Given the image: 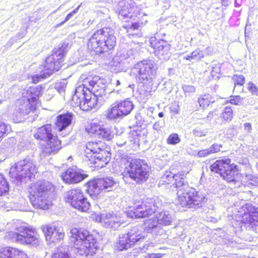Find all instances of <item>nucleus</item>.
Wrapping results in <instances>:
<instances>
[{"label":"nucleus","instance_id":"f257e3e1","mask_svg":"<svg viewBox=\"0 0 258 258\" xmlns=\"http://www.w3.org/2000/svg\"><path fill=\"white\" fill-rule=\"evenodd\" d=\"M105 83L98 76H89L76 88L72 105L79 106L83 111L91 110L96 105L98 97L105 95Z\"/></svg>","mask_w":258,"mask_h":258},{"label":"nucleus","instance_id":"f03ea898","mask_svg":"<svg viewBox=\"0 0 258 258\" xmlns=\"http://www.w3.org/2000/svg\"><path fill=\"white\" fill-rule=\"evenodd\" d=\"M183 171L174 174V183L177 188V200L183 207L188 208H199L204 203V196L197 191L196 189L190 187L184 177Z\"/></svg>","mask_w":258,"mask_h":258},{"label":"nucleus","instance_id":"7ed1b4c3","mask_svg":"<svg viewBox=\"0 0 258 258\" xmlns=\"http://www.w3.org/2000/svg\"><path fill=\"white\" fill-rule=\"evenodd\" d=\"M116 43L114 30L110 27H104L93 34L88 40L87 45L90 50L99 54L112 49Z\"/></svg>","mask_w":258,"mask_h":258},{"label":"nucleus","instance_id":"20e7f679","mask_svg":"<svg viewBox=\"0 0 258 258\" xmlns=\"http://www.w3.org/2000/svg\"><path fill=\"white\" fill-rule=\"evenodd\" d=\"M70 233V240L74 244L77 254L87 256L95 253L97 245L93 236L88 230L74 228Z\"/></svg>","mask_w":258,"mask_h":258},{"label":"nucleus","instance_id":"39448f33","mask_svg":"<svg viewBox=\"0 0 258 258\" xmlns=\"http://www.w3.org/2000/svg\"><path fill=\"white\" fill-rule=\"evenodd\" d=\"M53 185L48 181L41 180L32 185L29 190V199L36 208L46 210L51 206L49 196L53 190Z\"/></svg>","mask_w":258,"mask_h":258},{"label":"nucleus","instance_id":"423d86ee","mask_svg":"<svg viewBox=\"0 0 258 258\" xmlns=\"http://www.w3.org/2000/svg\"><path fill=\"white\" fill-rule=\"evenodd\" d=\"M157 66L151 60H144L138 62L132 70V73L138 81L143 83L145 94L152 92L153 80L156 76Z\"/></svg>","mask_w":258,"mask_h":258},{"label":"nucleus","instance_id":"0eeeda50","mask_svg":"<svg viewBox=\"0 0 258 258\" xmlns=\"http://www.w3.org/2000/svg\"><path fill=\"white\" fill-rule=\"evenodd\" d=\"M66 53V48L63 46L58 49L55 48L53 53L46 58L44 65L39 68L40 74L33 76V82L36 83L39 79L47 78L54 71H58L62 66V59Z\"/></svg>","mask_w":258,"mask_h":258},{"label":"nucleus","instance_id":"6e6552de","mask_svg":"<svg viewBox=\"0 0 258 258\" xmlns=\"http://www.w3.org/2000/svg\"><path fill=\"white\" fill-rule=\"evenodd\" d=\"M41 95V88L37 87L30 88L23 92V96L16 103L15 114L18 118H21L28 114L36 108L38 97Z\"/></svg>","mask_w":258,"mask_h":258},{"label":"nucleus","instance_id":"1a4fd4ad","mask_svg":"<svg viewBox=\"0 0 258 258\" xmlns=\"http://www.w3.org/2000/svg\"><path fill=\"white\" fill-rule=\"evenodd\" d=\"M34 137L38 140L46 141L41 148L40 156L42 157L55 153L60 148V141L52 133V126L47 124L38 128Z\"/></svg>","mask_w":258,"mask_h":258},{"label":"nucleus","instance_id":"9d476101","mask_svg":"<svg viewBox=\"0 0 258 258\" xmlns=\"http://www.w3.org/2000/svg\"><path fill=\"white\" fill-rule=\"evenodd\" d=\"M243 227L245 228V240L252 241L258 227V207L250 203L243 205Z\"/></svg>","mask_w":258,"mask_h":258},{"label":"nucleus","instance_id":"9b49d317","mask_svg":"<svg viewBox=\"0 0 258 258\" xmlns=\"http://www.w3.org/2000/svg\"><path fill=\"white\" fill-rule=\"evenodd\" d=\"M105 145L102 142H89L86 145L85 153L91 163L95 167L101 168L104 167L110 159L109 152L105 150Z\"/></svg>","mask_w":258,"mask_h":258},{"label":"nucleus","instance_id":"f8f14e48","mask_svg":"<svg viewBox=\"0 0 258 258\" xmlns=\"http://www.w3.org/2000/svg\"><path fill=\"white\" fill-rule=\"evenodd\" d=\"M37 172L35 163L30 159L20 160L11 167L9 174L12 178L22 182L23 178L30 180L31 177Z\"/></svg>","mask_w":258,"mask_h":258},{"label":"nucleus","instance_id":"ddd939ff","mask_svg":"<svg viewBox=\"0 0 258 258\" xmlns=\"http://www.w3.org/2000/svg\"><path fill=\"white\" fill-rule=\"evenodd\" d=\"M16 230L17 232L11 235L13 241L34 246H37L40 243V239L35 228L23 224L17 227Z\"/></svg>","mask_w":258,"mask_h":258},{"label":"nucleus","instance_id":"4468645a","mask_svg":"<svg viewBox=\"0 0 258 258\" xmlns=\"http://www.w3.org/2000/svg\"><path fill=\"white\" fill-rule=\"evenodd\" d=\"M231 160H217L210 166L212 171L219 173L225 180L228 182L235 180L238 174L237 165L234 164H230Z\"/></svg>","mask_w":258,"mask_h":258},{"label":"nucleus","instance_id":"2eb2a0df","mask_svg":"<svg viewBox=\"0 0 258 258\" xmlns=\"http://www.w3.org/2000/svg\"><path fill=\"white\" fill-rule=\"evenodd\" d=\"M126 169L130 177L137 183L146 181L149 176L148 166L140 159L132 160Z\"/></svg>","mask_w":258,"mask_h":258},{"label":"nucleus","instance_id":"dca6fc26","mask_svg":"<svg viewBox=\"0 0 258 258\" xmlns=\"http://www.w3.org/2000/svg\"><path fill=\"white\" fill-rule=\"evenodd\" d=\"M127 215L132 218H141L148 216L157 209V206L155 204L153 199H147L143 201L140 205L130 208Z\"/></svg>","mask_w":258,"mask_h":258},{"label":"nucleus","instance_id":"f3484780","mask_svg":"<svg viewBox=\"0 0 258 258\" xmlns=\"http://www.w3.org/2000/svg\"><path fill=\"white\" fill-rule=\"evenodd\" d=\"M117 182L112 177L95 179L88 182V190L92 195L97 196L102 191L112 190Z\"/></svg>","mask_w":258,"mask_h":258},{"label":"nucleus","instance_id":"a211bd4d","mask_svg":"<svg viewBox=\"0 0 258 258\" xmlns=\"http://www.w3.org/2000/svg\"><path fill=\"white\" fill-rule=\"evenodd\" d=\"M87 132L96 137L110 141L114 138L115 127H106L100 121L93 122L86 128Z\"/></svg>","mask_w":258,"mask_h":258},{"label":"nucleus","instance_id":"6ab92c4d","mask_svg":"<svg viewBox=\"0 0 258 258\" xmlns=\"http://www.w3.org/2000/svg\"><path fill=\"white\" fill-rule=\"evenodd\" d=\"M58 225V222H54L42 226L41 229L45 234L46 240L49 243H55L63 239L64 233Z\"/></svg>","mask_w":258,"mask_h":258},{"label":"nucleus","instance_id":"aec40b11","mask_svg":"<svg viewBox=\"0 0 258 258\" xmlns=\"http://www.w3.org/2000/svg\"><path fill=\"white\" fill-rule=\"evenodd\" d=\"M117 11L120 18H131L138 14V9L133 0H122L118 4Z\"/></svg>","mask_w":258,"mask_h":258},{"label":"nucleus","instance_id":"412c9836","mask_svg":"<svg viewBox=\"0 0 258 258\" xmlns=\"http://www.w3.org/2000/svg\"><path fill=\"white\" fill-rule=\"evenodd\" d=\"M150 43L158 57L166 59L169 57L171 45L166 41L162 39L157 41L155 37H151L150 39Z\"/></svg>","mask_w":258,"mask_h":258},{"label":"nucleus","instance_id":"4be33fe9","mask_svg":"<svg viewBox=\"0 0 258 258\" xmlns=\"http://www.w3.org/2000/svg\"><path fill=\"white\" fill-rule=\"evenodd\" d=\"M63 180L68 183H76L81 182L88 175L81 172L80 171L73 168H69L61 175Z\"/></svg>","mask_w":258,"mask_h":258},{"label":"nucleus","instance_id":"5701e85b","mask_svg":"<svg viewBox=\"0 0 258 258\" xmlns=\"http://www.w3.org/2000/svg\"><path fill=\"white\" fill-rule=\"evenodd\" d=\"M105 218L106 219L104 226L114 230L118 229L121 225L125 223L124 220L120 214L107 213Z\"/></svg>","mask_w":258,"mask_h":258},{"label":"nucleus","instance_id":"b1692460","mask_svg":"<svg viewBox=\"0 0 258 258\" xmlns=\"http://www.w3.org/2000/svg\"><path fill=\"white\" fill-rule=\"evenodd\" d=\"M1 258H27L26 254L15 248L7 247L0 249Z\"/></svg>","mask_w":258,"mask_h":258},{"label":"nucleus","instance_id":"393cba45","mask_svg":"<svg viewBox=\"0 0 258 258\" xmlns=\"http://www.w3.org/2000/svg\"><path fill=\"white\" fill-rule=\"evenodd\" d=\"M85 197L83 192L80 188H74L69 190L66 197V202L69 203L72 206L74 205H77L78 202L81 200H83Z\"/></svg>","mask_w":258,"mask_h":258},{"label":"nucleus","instance_id":"a878e982","mask_svg":"<svg viewBox=\"0 0 258 258\" xmlns=\"http://www.w3.org/2000/svg\"><path fill=\"white\" fill-rule=\"evenodd\" d=\"M72 115L70 114H60L57 116L55 128L58 132L65 130L71 123Z\"/></svg>","mask_w":258,"mask_h":258},{"label":"nucleus","instance_id":"bb28decb","mask_svg":"<svg viewBox=\"0 0 258 258\" xmlns=\"http://www.w3.org/2000/svg\"><path fill=\"white\" fill-rule=\"evenodd\" d=\"M125 235L133 245L143 241L145 238V235L142 234L141 231L138 227H133L127 233H125Z\"/></svg>","mask_w":258,"mask_h":258},{"label":"nucleus","instance_id":"cd10ccee","mask_svg":"<svg viewBox=\"0 0 258 258\" xmlns=\"http://www.w3.org/2000/svg\"><path fill=\"white\" fill-rule=\"evenodd\" d=\"M143 228L148 233L158 231L161 228V226L156 216L146 219L144 223Z\"/></svg>","mask_w":258,"mask_h":258},{"label":"nucleus","instance_id":"c85d7f7f","mask_svg":"<svg viewBox=\"0 0 258 258\" xmlns=\"http://www.w3.org/2000/svg\"><path fill=\"white\" fill-rule=\"evenodd\" d=\"M160 226L170 225L173 220L172 216L168 211H163L156 215Z\"/></svg>","mask_w":258,"mask_h":258},{"label":"nucleus","instance_id":"c756f323","mask_svg":"<svg viewBox=\"0 0 258 258\" xmlns=\"http://www.w3.org/2000/svg\"><path fill=\"white\" fill-rule=\"evenodd\" d=\"M121 112V111L119 110V108H118V105L115 102L111 105L108 108L106 117L107 119L110 120L116 119L122 116Z\"/></svg>","mask_w":258,"mask_h":258},{"label":"nucleus","instance_id":"7c9ffc66","mask_svg":"<svg viewBox=\"0 0 258 258\" xmlns=\"http://www.w3.org/2000/svg\"><path fill=\"white\" fill-rule=\"evenodd\" d=\"M134 245L130 240L128 239L125 234H123L119 236L118 242H116L115 245V248L119 250H123L127 249L132 246Z\"/></svg>","mask_w":258,"mask_h":258},{"label":"nucleus","instance_id":"2f4dec72","mask_svg":"<svg viewBox=\"0 0 258 258\" xmlns=\"http://www.w3.org/2000/svg\"><path fill=\"white\" fill-rule=\"evenodd\" d=\"M122 116L129 114L134 108L133 103L128 99L120 102H116Z\"/></svg>","mask_w":258,"mask_h":258},{"label":"nucleus","instance_id":"473e14b6","mask_svg":"<svg viewBox=\"0 0 258 258\" xmlns=\"http://www.w3.org/2000/svg\"><path fill=\"white\" fill-rule=\"evenodd\" d=\"M51 258H76L63 246H59L53 252Z\"/></svg>","mask_w":258,"mask_h":258},{"label":"nucleus","instance_id":"72a5a7b5","mask_svg":"<svg viewBox=\"0 0 258 258\" xmlns=\"http://www.w3.org/2000/svg\"><path fill=\"white\" fill-rule=\"evenodd\" d=\"M140 27L139 23H134L128 28L127 32L128 33V36L131 39L137 38L138 39L142 37V33L140 32H136L135 31H138L139 28Z\"/></svg>","mask_w":258,"mask_h":258},{"label":"nucleus","instance_id":"f704fd0d","mask_svg":"<svg viewBox=\"0 0 258 258\" xmlns=\"http://www.w3.org/2000/svg\"><path fill=\"white\" fill-rule=\"evenodd\" d=\"M73 208L83 212H88L90 208V204L86 197L83 200H81L77 203V205L72 206Z\"/></svg>","mask_w":258,"mask_h":258},{"label":"nucleus","instance_id":"c9c22d12","mask_svg":"<svg viewBox=\"0 0 258 258\" xmlns=\"http://www.w3.org/2000/svg\"><path fill=\"white\" fill-rule=\"evenodd\" d=\"M198 101L200 106L203 108H206L209 106L210 104L215 102L214 98L209 94H205L201 96Z\"/></svg>","mask_w":258,"mask_h":258},{"label":"nucleus","instance_id":"e433bc0d","mask_svg":"<svg viewBox=\"0 0 258 258\" xmlns=\"http://www.w3.org/2000/svg\"><path fill=\"white\" fill-rule=\"evenodd\" d=\"M244 189H243V194L244 195H243V197H244L247 200H251V197H252V191L249 190V188H252V187L254 186V183L250 180V181H246L245 184H243Z\"/></svg>","mask_w":258,"mask_h":258},{"label":"nucleus","instance_id":"4c0bfd02","mask_svg":"<svg viewBox=\"0 0 258 258\" xmlns=\"http://www.w3.org/2000/svg\"><path fill=\"white\" fill-rule=\"evenodd\" d=\"M174 174L170 171H166L162 175L160 182L163 184H170L174 180Z\"/></svg>","mask_w":258,"mask_h":258},{"label":"nucleus","instance_id":"58836bf2","mask_svg":"<svg viewBox=\"0 0 258 258\" xmlns=\"http://www.w3.org/2000/svg\"><path fill=\"white\" fill-rule=\"evenodd\" d=\"M223 121L230 122L233 118V110L230 107H225L222 112L221 116Z\"/></svg>","mask_w":258,"mask_h":258},{"label":"nucleus","instance_id":"ea45409f","mask_svg":"<svg viewBox=\"0 0 258 258\" xmlns=\"http://www.w3.org/2000/svg\"><path fill=\"white\" fill-rule=\"evenodd\" d=\"M118 62L120 64H122L124 66L129 64L132 58L130 56L127 51H124L120 54L118 56Z\"/></svg>","mask_w":258,"mask_h":258},{"label":"nucleus","instance_id":"a19ab883","mask_svg":"<svg viewBox=\"0 0 258 258\" xmlns=\"http://www.w3.org/2000/svg\"><path fill=\"white\" fill-rule=\"evenodd\" d=\"M181 141L178 135L176 133L170 134L166 139V143L171 145H175Z\"/></svg>","mask_w":258,"mask_h":258},{"label":"nucleus","instance_id":"79ce46f5","mask_svg":"<svg viewBox=\"0 0 258 258\" xmlns=\"http://www.w3.org/2000/svg\"><path fill=\"white\" fill-rule=\"evenodd\" d=\"M8 184L4 176L0 174V196L9 190Z\"/></svg>","mask_w":258,"mask_h":258},{"label":"nucleus","instance_id":"37998d69","mask_svg":"<svg viewBox=\"0 0 258 258\" xmlns=\"http://www.w3.org/2000/svg\"><path fill=\"white\" fill-rule=\"evenodd\" d=\"M11 128L9 124L5 123L4 122L0 120V138L6 133L11 131Z\"/></svg>","mask_w":258,"mask_h":258},{"label":"nucleus","instance_id":"c03bdc74","mask_svg":"<svg viewBox=\"0 0 258 258\" xmlns=\"http://www.w3.org/2000/svg\"><path fill=\"white\" fill-rule=\"evenodd\" d=\"M182 88L186 95H189L191 93H193L196 91V87L192 85H183Z\"/></svg>","mask_w":258,"mask_h":258},{"label":"nucleus","instance_id":"a18cd8bd","mask_svg":"<svg viewBox=\"0 0 258 258\" xmlns=\"http://www.w3.org/2000/svg\"><path fill=\"white\" fill-rule=\"evenodd\" d=\"M247 88L252 95H258V88L253 83L249 82Z\"/></svg>","mask_w":258,"mask_h":258},{"label":"nucleus","instance_id":"49530a36","mask_svg":"<svg viewBox=\"0 0 258 258\" xmlns=\"http://www.w3.org/2000/svg\"><path fill=\"white\" fill-rule=\"evenodd\" d=\"M203 52L199 49H197L192 52L191 53V57L192 59L199 60L204 57Z\"/></svg>","mask_w":258,"mask_h":258},{"label":"nucleus","instance_id":"de8ad7c7","mask_svg":"<svg viewBox=\"0 0 258 258\" xmlns=\"http://www.w3.org/2000/svg\"><path fill=\"white\" fill-rule=\"evenodd\" d=\"M107 215V213H102L101 214H94L93 215V218L95 220V221L97 222H99L102 223L104 225L105 220V217Z\"/></svg>","mask_w":258,"mask_h":258},{"label":"nucleus","instance_id":"09e8293b","mask_svg":"<svg viewBox=\"0 0 258 258\" xmlns=\"http://www.w3.org/2000/svg\"><path fill=\"white\" fill-rule=\"evenodd\" d=\"M66 86V82L65 81H63L62 82L56 83L55 85V88L60 93L64 92Z\"/></svg>","mask_w":258,"mask_h":258},{"label":"nucleus","instance_id":"8fccbe9b","mask_svg":"<svg viewBox=\"0 0 258 258\" xmlns=\"http://www.w3.org/2000/svg\"><path fill=\"white\" fill-rule=\"evenodd\" d=\"M80 6H79L76 9H75L73 11H72V12H71L70 13H69L66 17L65 20L63 21H62L61 22H60L58 25L59 26H61L64 23H65L66 22H67L68 20H69L72 17L73 15H74L75 14H76L78 11V10L80 8Z\"/></svg>","mask_w":258,"mask_h":258},{"label":"nucleus","instance_id":"3c124183","mask_svg":"<svg viewBox=\"0 0 258 258\" xmlns=\"http://www.w3.org/2000/svg\"><path fill=\"white\" fill-rule=\"evenodd\" d=\"M233 219L237 223L235 225L241 228L242 227V214L238 213L233 217Z\"/></svg>","mask_w":258,"mask_h":258},{"label":"nucleus","instance_id":"603ef678","mask_svg":"<svg viewBox=\"0 0 258 258\" xmlns=\"http://www.w3.org/2000/svg\"><path fill=\"white\" fill-rule=\"evenodd\" d=\"M193 135L195 137H201L206 136V132L199 127H196L192 131Z\"/></svg>","mask_w":258,"mask_h":258},{"label":"nucleus","instance_id":"864d4df0","mask_svg":"<svg viewBox=\"0 0 258 258\" xmlns=\"http://www.w3.org/2000/svg\"><path fill=\"white\" fill-rule=\"evenodd\" d=\"M211 154V150H209V148L200 150L198 153L199 157H205Z\"/></svg>","mask_w":258,"mask_h":258},{"label":"nucleus","instance_id":"5fc2aeb1","mask_svg":"<svg viewBox=\"0 0 258 258\" xmlns=\"http://www.w3.org/2000/svg\"><path fill=\"white\" fill-rule=\"evenodd\" d=\"M233 81L235 85H242V77L240 75H235L233 77Z\"/></svg>","mask_w":258,"mask_h":258},{"label":"nucleus","instance_id":"6e6d98bb","mask_svg":"<svg viewBox=\"0 0 258 258\" xmlns=\"http://www.w3.org/2000/svg\"><path fill=\"white\" fill-rule=\"evenodd\" d=\"M221 147V146L217 144L213 145L209 148V150H211V154L219 151L220 150Z\"/></svg>","mask_w":258,"mask_h":258},{"label":"nucleus","instance_id":"4d7b16f0","mask_svg":"<svg viewBox=\"0 0 258 258\" xmlns=\"http://www.w3.org/2000/svg\"><path fill=\"white\" fill-rule=\"evenodd\" d=\"M230 102L232 104L237 105L241 102V97L240 96H234L230 100Z\"/></svg>","mask_w":258,"mask_h":258},{"label":"nucleus","instance_id":"13d9d810","mask_svg":"<svg viewBox=\"0 0 258 258\" xmlns=\"http://www.w3.org/2000/svg\"><path fill=\"white\" fill-rule=\"evenodd\" d=\"M163 254L161 253H149L148 254L145 258H161Z\"/></svg>","mask_w":258,"mask_h":258},{"label":"nucleus","instance_id":"bf43d9fd","mask_svg":"<svg viewBox=\"0 0 258 258\" xmlns=\"http://www.w3.org/2000/svg\"><path fill=\"white\" fill-rule=\"evenodd\" d=\"M162 127L160 121H157L153 125V128L157 131H160Z\"/></svg>","mask_w":258,"mask_h":258},{"label":"nucleus","instance_id":"052dcab7","mask_svg":"<svg viewBox=\"0 0 258 258\" xmlns=\"http://www.w3.org/2000/svg\"><path fill=\"white\" fill-rule=\"evenodd\" d=\"M244 130L247 131L248 133H250L252 130L251 124L248 122L245 123L244 124Z\"/></svg>","mask_w":258,"mask_h":258},{"label":"nucleus","instance_id":"680f3d73","mask_svg":"<svg viewBox=\"0 0 258 258\" xmlns=\"http://www.w3.org/2000/svg\"><path fill=\"white\" fill-rule=\"evenodd\" d=\"M212 71L213 72H215L216 73H219L220 72V68L219 65L216 66L215 67H212Z\"/></svg>","mask_w":258,"mask_h":258},{"label":"nucleus","instance_id":"e2e57ef3","mask_svg":"<svg viewBox=\"0 0 258 258\" xmlns=\"http://www.w3.org/2000/svg\"><path fill=\"white\" fill-rule=\"evenodd\" d=\"M242 162H243V165H245V167L246 168H249V164L248 163V161L247 160V159H243V161H242Z\"/></svg>","mask_w":258,"mask_h":258},{"label":"nucleus","instance_id":"0e129e2a","mask_svg":"<svg viewBox=\"0 0 258 258\" xmlns=\"http://www.w3.org/2000/svg\"><path fill=\"white\" fill-rule=\"evenodd\" d=\"M213 112H210L209 113V114H208L207 116V119H208L209 120H210L212 118H213Z\"/></svg>","mask_w":258,"mask_h":258},{"label":"nucleus","instance_id":"69168bd1","mask_svg":"<svg viewBox=\"0 0 258 258\" xmlns=\"http://www.w3.org/2000/svg\"><path fill=\"white\" fill-rule=\"evenodd\" d=\"M149 246H150V243H147L144 245V246H143V248L142 250L143 251H145L146 249H148V247H149Z\"/></svg>","mask_w":258,"mask_h":258},{"label":"nucleus","instance_id":"338daca9","mask_svg":"<svg viewBox=\"0 0 258 258\" xmlns=\"http://www.w3.org/2000/svg\"><path fill=\"white\" fill-rule=\"evenodd\" d=\"M183 58L186 60H190L192 59V58L191 57L190 55H187L186 56H185L183 57Z\"/></svg>","mask_w":258,"mask_h":258},{"label":"nucleus","instance_id":"774afa93","mask_svg":"<svg viewBox=\"0 0 258 258\" xmlns=\"http://www.w3.org/2000/svg\"><path fill=\"white\" fill-rule=\"evenodd\" d=\"M244 33H245V43L246 44L247 43V38H248V35L247 34V33H246V27H245V31H244Z\"/></svg>","mask_w":258,"mask_h":258}]
</instances>
